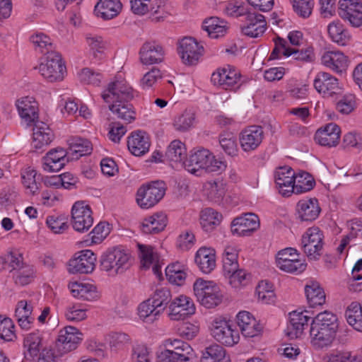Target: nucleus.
Segmentation results:
<instances>
[{"label":"nucleus","mask_w":362,"mask_h":362,"mask_svg":"<svg viewBox=\"0 0 362 362\" xmlns=\"http://www.w3.org/2000/svg\"><path fill=\"white\" fill-rule=\"evenodd\" d=\"M105 103H112L109 110L117 119L130 124L136 119L134 106L129 102L134 98L133 89L124 81H115L109 83L102 94Z\"/></svg>","instance_id":"nucleus-1"},{"label":"nucleus","mask_w":362,"mask_h":362,"mask_svg":"<svg viewBox=\"0 0 362 362\" xmlns=\"http://www.w3.org/2000/svg\"><path fill=\"white\" fill-rule=\"evenodd\" d=\"M337 315L329 311L318 313L312 320L310 336L315 344L323 347L330 344L338 328Z\"/></svg>","instance_id":"nucleus-2"},{"label":"nucleus","mask_w":362,"mask_h":362,"mask_svg":"<svg viewBox=\"0 0 362 362\" xmlns=\"http://www.w3.org/2000/svg\"><path fill=\"white\" fill-rule=\"evenodd\" d=\"M185 169L197 175H200L199 172H217L225 168L223 162L217 160L207 149H201L192 153L189 158L184 161Z\"/></svg>","instance_id":"nucleus-3"},{"label":"nucleus","mask_w":362,"mask_h":362,"mask_svg":"<svg viewBox=\"0 0 362 362\" xmlns=\"http://www.w3.org/2000/svg\"><path fill=\"white\" fill-rule=\"evenodd\" d=\"M129 257V254L120 247L108 250L100 257V269L111 276L122 274L130 267Z\"/></svg>","instance_id":"nucleus-4"},{"label":"nucleus","mask_w":362,"mask_h":362,"mask_svg":"<svg viewBox=\"0 0 362 362\" xmlns=\"http://www.w3.org/2000/svg\"><path fill=\"white\" fill-rule=\"evenodd\" d=\"M194 292L199 303L206 308L217 306L223 299L219 287L210 281L197 279L194 284Z\"/></svg>","instance_id":"nucleus-5"},{"label":"nucleus","mask_w":362,"mask_h":362,"mask_svg":"<svg viewBox=\"0 0 362 362\" xmlns=\"http://www.w3.org/2000/svg\"><path fill=\"white\" fill-rule=\"evenodd\" d=\"M65 69L66 67L58 52H50L38 66L41 75L51 83L63 80Z\"/></svg>","instance_id":"nucleus-6"},{"label":"nucleus","mask_w":362,"mask_h":362,"mask_svg":"<svg viewBox=\"0 0 362 362\" xmlns=\"http://www.w3.org/2000/svg\"><path fill=\"white\" fill-rule=\"evenodd\" d=\"M324 235L317 227L308 228L303 235L301 247L306 256L311 260L317 259L322 255Z\"/></svg>","instance_id":"nucleus-7"},{"label":"nucleus","mask_w":362,"mask_h":362,"mask_svg":"<svg viewBox=\"0 0 362 362\" xmlns=\"http://www.w3.org/2000/svg\"><path fill=\"white\" fill-rule=\"evenodd\" d=\"M165 194L163 182H153L142 185L136 193V202L142 209H149L157 204Z\"/></svg>","instance_id":"nucleus-8"},{"label":"nucleus","mask_w":362,"mask_h":362,"mask_svg":"<svg viewBox=\"0 0 362 362\" xmlns=\"http://www.w3.org/2000/svg\"><path fill=\"white\" fill-rule=\"evenodd\" d=\"M93 223L92 211L84 201L75 202L71 209V224L74 229L83 233L89 230Z\"/></svg>","instance_id":"nucleus-9"},{"label":"nucleus","mask_w":362,"mask_h":362,"mask_svg":"<svg viewBox=\"0 0 362 362\" xmlns=\"http://www.w3.org/2000/svg\"><path fill=\"white\" fill-rule=\"evenodd\" d=\"M178 53L185 65L197 64L204 53V47L192 37H185L179 41Z\"/></svg>","instance_id":"nucleus-10"},{"label":"nucleus","mask_w":362,"mask_h":362,"mask_svg":"<svg viewBox=\"0 0 362 362\" xmlns=\"http://www.w3.org/2000/svg\"><path fill=\"white\" fill-rule=\"evenodd\" d=\"M96 255L90 250H81L69 262L68 270L71 274H89L95 267Z\"/></svg>","instance_id":"nucleus-11"},{"label":"nucleus","mask_w":362,"mask_h":362,"mask_svg":"<svg viewBox=\"0 0 362 362\" xmlns=\"http://www.w3.org/2000/svg\"><path fill=\"white\" fill-rule=\"evenodd\" d=\"M339 4V16L362 30V3L358 0H340Z\"/></svg>","instance_id":"nucleus-12"},{"label":"nucleus","mask_w":362,"mask_h":362,"mask_svg":"<svg viewBox=\"0 0 362 362\" xmlns=\"http://www.w3.org/2000/svg\"><path fill=\"white\" fill-rule=\"evenodd\" d=\"M240 76V73L235 67L227 65L214 72L211 80L214 85L228 90L239 83Z\"/></svg>","instance_id":"nucleus-13"},{"label":"nucleus","mask_w":362,"mask_h":362,"mask_svg":"<svg viewBox=\"0 0 362 362\" xmlns=\"http://www.w3.org/2000/svg\"><path fill=\"white\" fill-rule=\"evenodd\" d=\"M231 232L238 236H250L259 227V220L257 215L250 213L237 217L231 223Z\"/></svg>","instance_id":"nucleus-14"},{"label":"nucleus","mask_w":362,"mask_h":362,"mask_svg":"<svg viewBox=\"0 0 362 362\" xmlns=\"http://www.w3.org/2000/svg\"><path fill=\"white\" fill-rule=\"evenodd\" d=\"M211 334L215 339L226 346H233L238 343L239 334L232 329L228 322L216 319L212 324Z\"/></svg>","instance_id":"nucleus-15"},{"label":"nucleus","mask_w":362,"mask_h":362,"mask_svg":"<svg viewBox=\"0 0 362 362\" xmlns=\"http://www.w3.org/2000/svg\"><path fill=\"white\" fill-rule=\"evenodd\" d=\"M69 161L67 150L57 147L48 151L42 159V166L47 172H57Z\"/></svg>","instance_id":"nucleus-16"},{"label":"nucleus","mask_w":362,"mask_h":362,"mask_svg":"<svg viewBox=\"0 0 362 362\" xmlns=\"http://www.w3.org/2000/svg\"><path fill=\"white\" fill-rule=\"evenodd\" d=\"M82 340V334L76 327L67 326L60 330L57 347L62 353H67L76 349Z\"/></svg>","instance_id":"nucleus-17"},{"label":"nucleus","mask_w":362,"mask_h":362,"mask_svg":"<svg viewBox=\"0 0 362 362\" xmlns=\"http://www.w3.org/2000/svg\"><path fill=\"white\" fill-rule=\"evenodd\" d=\"M316 90L324 95V97H332L341 93V87L338 79L326 72H320L314 80Z\"/></svg>","instance_id":"nucleus-18"},{"label":"nucleus","mask_w":362,"mask_h":362,"mask_svg":"<svg viewBox=\"0 0 362 362\" xmlns=\"http://www.w3.org/2000/svg\"><path fill=\"white\" fill-rule=\"evenodd\" d=\"M171 320H184L195 312V307L192 300L185 296H180L175 298L169 305Z\"/></svg>","instance_id":"nucleus-19"},{"label":"nucleus","mask_w":362,"mask_h":362,"mask_svg":"<svg viewBox=\"0 0 362 362\" xmlns=\"http://www.w3.org/2000/svg\"><path fill=\"white\" fill-rule=\"evenodd\" d=\"M267 29L265 17L256 12L249 13L245 17V23L241 27L242 33L250 37H258L261 36Z\"/></svg>","instance_id":"nucleus-20"},{"label":"nucleus","mask_w":362,"mask_h":362,"mask_svg":"<svg viewBox=\"0 0 362 362\" xmlns=\"http://www.w3.org/2000/svg\"><path fill=\"white\" fill-rule=\"evenodd\" d=\"M275 183L279 193L284 197H288L293 192L294 172L291 167L283 166L276 169L274 173Z\"/></svg>","instance_id":"nucleus-21"},{"label":"nucleus","mask_w":362,"mask_h":362,"mask_svg":"<svg viewBox=\"0 0 362 362\" xmlns=\"http://www.w3.org/2000/svg\"><path fill=\"white\" fill-rule=\"evenodd\" d=\"M264 132L260 126H251L243 130L240 136V143L244 151L255 150L262 143Z\"/></svg>","instance_id":"nucleus-22"},{"label":"nucleus","mask_w":362,"mask_h":362,"mask_svg":"<svg viewBox=\"0 0 362 362\" xmlns=\"http://www.w3.org/2000/svg\"><path fill=\"white\" fill-rule=\"evenodd\" d=\"M16 105L19 115L28 124L38 121V105L33 97L21 98L16 100Z\"/></svg>","instance_id":"nucleus-23"},{"label":"nucleus","mask_w":362,"mask_h":362,"mask_svg":"<svg viewBox=\"0 0 362 362\" xmlns=\"http://www.w3.org/2000/svg\"><path fill=\"white\" fill-rule=\"evenodd\" d=\"M151 146L150 138L147 133L136 130L131 133L127 140L129 151L136 156H140L148 151Z\"/></svg>","instance_id":"nucleus-24"},{"label":"nucleus","mask_w":362,"mask_h":362,"mask_svg":"<svg viewBox=\"0 0 362 362\" xmlns=\"http://www.w3.org/2000/svg\"><path fill=\"white\" fill-rule=\"evenodd\" d=\"M340 133V128L337 124L329 123L316 132L315 139L321 146H335L339 144Z\"/></svg>","instance_id":"nucleus-25"},{"label":"nucleus","mask_w":362,"mask_h":362,"mask_svg":"<svg viewBox=\"0 0 362 362\" xmlns=\"http://www.w3.org/2000/svg\"><path fill=\"white\" fill-rule=\"evenodd\" d=\"M140 59L144 64L160 63L163 60V48L155 42H146L141 47Z\"/></svg>","instance_id":"nucleus-26"},{"label":"nucleus","mask_w":362,"mask_h":362,"mask_svg":"<svg viewBox=\"0 0 362 362\" xmlns=\"http://www.w3.org/2000/svg\"><path fill=\"white\" fill-rule=\"evenodd\" d=\"M165 346L166 349L163 351L188 362L193 355V349L190 345L180 339H168L165 341Z\"/></svg>","instance_id":"nucleus-27"},{"label":"nucleus","mask_w":362,"mask_h":362,"mask_svg":"<svg viewBox=\"0 0 362 362\" xmlns=\"http://www.w3.org/2000/svg\"><path fill=\"white\" fill-rule=\"evenodd\" d=\"M309 311L304 310L298 312L297 310L290 313V325L288 327L287 335L291 338L299 337L305 327L308 326V321L311 318L308 315Z\"/></svg>","instance_id":"nucleus-28"},{"label":"nucleus","mask_w":362,"mask_h":362,"mask_svg":"<svg viewBox=\"0 0 362 362\" xmlns=\"http://www.w3.org/2000/svg\"><path fill=\"white\" fill-rule=\"evenodd\" d=\"M33 144L36 149L49 145L54 139V134L49 126L43 122L33 123Z\"/></svg>","instance_id":"nucleus-29"},{"label":"nucleus","mask_w":362,"mask_h":362,"mask_svg":"<svg viewBox=\"0 0 362 362\" xmlns=\"http://www.w3.org/2000/svg\"><path fill=\"white\" fill-rule=\"evenodd\" d=\"M322 63L337 73H342L348 66V59L339 51H329L322 57Z\"/></svg>","instance_id":"nucleus-30"},{"label":"nucleus","mask_w":362,"mask_h":362,"mask_svg":"<svg viewBox=\"0 0 362 362\" xmlns=\"http://www.w3.org/2000/svg\"><path fill=\"white\" fill-rule=\"evenodd\" d=\"M122 7L120 0H99L95 6V13L104 20H110L119 13Z\"/></svg>","instance_id":"nucleus-31"},{"label":"nucleus","mask_w":362,"mask_h":362,"mask_svg":"<svg viewBox=\"0 0 362 362\" xmlns=\"http://www.w3.org/2000/svg\"><path fill=\"white\" fill-rule=\"evenodd\" d=\"M299 217L304 221L315 220L320 212L317 199L315 198L300 200L297 204Z\"/></svg>","instance_id":"nucleus-32"},{"label":"nucleus","mask_w":362,"mask_h":362,"mask_svg":"<svg viewBox=\"0 0 362 362\" xmlns=\"http://www.w3.org/2000/svg\"><path fill=\"white\" fill-rule=\"evenodd\" d=\"M33 312V305L27 300H21L18 303L15 317L19 326L23 329H28L34 320L31 316Z\"/></svg>","instance_id":"nucleus-33"},{"label":"nucleus","mask_w":362,"mask_h":362,"mask_svg":"<svg viewBox=\"0 0 362 362\" xmlns=\"http://www.w3.org/2000/svg\"><path fill=\"white\" fill-rule=\"evenodd\" d=\"M69 288L75 298L88 301L95 300L98 298L96 288L91 284L72 282L69 284Z\"/></svg>","instance_id":"nucleus-34"},{"label":"nucleus","mask_w":362,"mask_h":362,"mask_svg":"<svg viewBox=\"0 0 362 362\" xmlns=\"http://www.w3.org/2000/svg\"><path fill=\"white\" fill-rule=\"evenodd\" d=\"M167 218L163 213L154 214L145 218L141 224V230L146 234H156L162 231L166 226Z\"/></svg>","instance_id":"nucleus-35"},{"label":"nucleus","mask_w":362,"mask_h":362,"mask_svg":"<svg viewBox=\"0 0 362 362\" xmlns=\"http://www.w3.org/2000/svg\"><path fill=\"white\" fill-rule=\"evenodd\" d=\"M67 151L72 159H78L82 156L90 153L92 148L90 141L80 137H73L68 140Z\"/></svg>","instance_id":"nucleus-36"},{"label":"nucleus","mask_w":362,"mask_h":362,"mask_svg":"<svg viewBox=\"0 0 362 362\" xmlns=\"http://www.w3.org/2000/svg\"><path fill=\"white\" fill-rule=\"evenodd\" d=\"M194 260L200 270L205 274L210 273L216 266L215 255L208 248H200L196 253Z\"/></svg>","instance_id":"nucleus-37"},{"label":"nucleus","mask_w":362,"mask_h":362,"mask_svg":"<svg viewBox=\"0 0 362 362\" xmlns=\"http://www.w3.org/2000/svg\"><path fill=\"white\" fill-rule=\"evenodd\" d=\"M227 28L226 23L217 17H211L205 19L202 23V29L211 38H218L223 36L226 33Z\"/></svg>","instance_id":"nucleus-38"},{"label":"nucleus","mask_w":362,"mask_h":362,"mask_svg":"<svg viewBox=\"0 0 362 362\" xmlns=\"http://www.w3.org/2000/svg\"><path fill=\"white\" fill-rule=\"evenodd\" d=\"M201 362H230V358L221 346L213 344L202 351Z\"/></svg>","instance_id":"nucleus-39"},{"label":"nucleus","mask_w":362,"mask_h":362,"mask_svg":"<svg viewBox=\"0 0 362 362\" xmlns=\"http://www.w3.org/2000/svg\"><path fill=\"white\" fill-rule=\"evenodd\" d=\"M327 31L332 40L339 45L344 46L349 43L351 36L348 30L339 21H333L327 26Z\"/></svg>","instance_id":"nucleus-40"},{"label":"nucleus","mask_w":362,"mask_h":362,"mask_svg":"<svg viewBox=\"0 0 362 362\" xmlns=\"http://www.w3.org/2000/svg\"><path fill=\"white\" fill-rule=\"evenodd\" d=\"M30 41L37 52L46 55H48L50 52H56L52 39L46 34L36 33L30 37Z\"/></svg>","instance_id":"nucleus-41"},{"label":"nucleus","mask_w":362,"mask_h":362,"mask_svg":"<svg viewBox=\"0 0 362 362\" xmlns=\"http://www.w3.org/2000/svg\"><path fill=\"white\" fill-rule=\"evenodd\" d=\"M222 215L211 208H206L202 211L200 224L206 232L212 231L221 221Z\"/></svg>","instance_id":"nucleus-42"},{"label":"nucleus","mask_w":362,"mask_h":362,"mask_svg":"<svg viewBox=\"0 0 362 362\" xmlns=\"http://www.w3.org/2000/svg\"><path fill=\"white\" fill-rule=\"evenodd\" d=\"M345 316L348 323L358 332H362V306L357 302L351 303L347 308Z\"/></svg>","instance_id":"nucleus-43"},{"label":"nucleus","mask_w":362,"mask_h":362,"mask_svg":"<svg viewBox=\"0 0 362 362\" xmlns=\"http://www.w3.org/2000/svg\"><path fill=\"white\" fill-rule=\"evenodd\" d=\"M308 303L311 307L322 305L325 302V293L317 282H313L305 288Z\"/></svg>","instance_id":"nucleus-44"},{"label":"nucleus","mask_w":362,"mask_h":362,"mask_svg":"<svg viewBox=\"0 0 362 362\" xmlns=\"http://www.w3.org/2000/svg\"><path fill=\"white\" fill-rule=\"evenodd\" d=\"M238 250L235 246L227 245L223 253V272H234L239 267L238 262Z\"/></svg>","instance_id":"nucleus-45"},{"label":"nucleus","mask_w":362,"mask_h":362,"mask_svg":"<svg viewBox=\"0 0 362 362\" xmlns=\"http://www.w3.org/2000/svg\"><path fill=\"white\" fill-rule=\"evenodd\" d=\"M315 182L313 177L306 172L302 171L296 175L294 173L293 192L300 194L311 190Z\"/></svg>","instance_id":"nucleus-46"},{"label":"nucleus","mask_w":362,"mask_h":362,"mask_svg":"<svg viewBox=\"0 0 362 362\" xmlns=\"http://www.w3.org/2000/svg\"><path fill=\"white\" fill-rule=\"evenodd\" d=\"M165 275L169 282L177 286L184 284L187 276L184 266L179 262L168 265L165 269Z\"/></svg>","instance_id":"nucleus-47"},{"label":"nucleus","mask_w":362,"mask_h":362,"mask_svg":"<svg viewBox=\"0 0 362 362\" xmlns=\"http://www.w3.org/2000/svg\"><path fill=\"white\" fill-rule=\"evenodd\" d=\"M172 296L168 288L156 289L150 299L156 305L157 313H161L165 309L167 305L171 301Z\"/></svg>","instance_id":"nucleus-48"},{"label":"nucleus","mask_w":362,"mask_h":362,"mask_svg":"<svg viewBox=\"0 0 362 362\" xmlns=\"http://www.w3.org/2000/svg\"><path fill=\"white\" fill-rule=\"evenodd\" d=\"M166 158L173 162H182L186 157L185 144L179 140L173 141L165 152Z\"/></svg>","instance_id":"nucleus-49"},{"label":"nucleus","mask_w":362,"mask_h":362,"mask_svg":"<svg viewBox=\"0 0 362 362\" xmlns=\"http://www.w3.org/2000/svg\"><path fill=\"white\" fill-rule=\"evenodd\" d=\"M194 119V114L192 111L185 110L175 118L173 126L177 131L185 132L192 127Z\"/></svg>","instance_id":"nucleus-50"},{"label":"nucleus","mask_w":362,"mask_h":362,"mask_svg":"<svg viewBox=\"0 0 362 362\" xmlns=\"http://www.w3.org/2000/svg\"><path fill=\"white\" fill-rule=\"evenodd\" d=\"M139 315L141 318L147 322H153L156 317L160 313H157L156 305L150 298L141 303L138 308Z\"/></svg>","instance_id":"nucleus-51"},{"label":"nucleus","mask_w":362,"mask_h":362,"mask_svg":"<svg viewBox=\"0 0 362 362\" xmlns=\"http://www.w3.org/2000/svg\"><path fill=\"white\" fill-rule=\"evenodd\" d=\"M286 52L285 57H290L293 55L295 60L301 62H313L315 58L313 49L310 47L302 49L291 47L290 49L286 50Z\"/></svg>","instance_id":"nucleus-52"},{"label":"nucleus","mask_w":362,"mask_h":362,"mask_svg":"<svg viewBox=\"0 0 362 362\" xmlns=\"http://www.w3.org/2000/svg\"><path fill=\"white\" fill-rule=\"evenodd\" d=\"M277 267L282 271L288 273L300 274L303 272L307 267V264L304 261L299 259L298 258H293L290 260H283L280 263L276 264Z\"/></svg>","instance_id":"nucleus-53"},{"label":"nucleus","mask_w":362,"mask_h":362,"mask_svg":"<svg viewBox=\"0 0 362 362\" xmlns=\"http://www.w3.org/2000/svg\"><path fill=\"white\" fill-rule=\"evenodd\" d=\"M12 320L0 315V339L6 341H13L16 337Z\"/></svg>","instance_id":"nucleus-54"},{"label":"nucleus","mask_w":362,"mask_h":362,"mask_svg":"<svg viewBox=\"0 0 362 362\" xmlns=\"http://www.w3.org/2000/svg\"><path fill=\"white\" fill-rule=\"evenodd\" d=\"M141 252V258L144 267L148 268L151 264L159 260V256L150 245L138 244Z\"/></svg>","instance_id":"nucleus-55"},{"label":"nucleus","mask_w":362,"mask_h":362,"mask_svg":"<svg viewBox=\"0 0 362 362\" xmlns=\"http://www.w3.org/2000/svg\"><path fill=\"white\" fill-rule=\"evenodd\" d=\"M219 144L224 152L228 156H234L237 154V142L232 134H221L219 136Z\"/></svg>","instance_id":"nucleus-56"},{"label":"nucleus","mask_w":362,"mask_h":362,"mask_svg":"<svg viewBox=\"0 0 362 362\" xmlns=\"http://www.w3.org/2000/svg\"><path fill=\"white\" fill-rule=\"evenodd\" d=\"M294 11L303 18H308L314 6L313 0H290Z\"/></svg>","instance_id":"nucleus-57"},{"label":"nucleus","mask_w":362,"mask_h":362,"mask_svg":"<svg viewBox=\"0 0 362 362\" xmlns=\"http://www.w3.org/2000/svg\"><path fill=\"white\" fill-rule=\"evenodd\" d=\"M205 190L209 199L214 202L218 201L225 193L223 184L221 181L208 182L205 185Z\"/></svg>","instance_id":"nucleus-58"},{"label":"nucleus","mask_w":362,"mask_h":362,"mask_svg":"<svg viewBox=\"0 0 362 362\" xmlns=\"http://www.w3.org/2000/svg\"><path fill=\"white\" fill-rule=\"evenodd\" d=\"M258 300L263 303L269 304L274 302L275 295L267 282L261 281L256 288Z\"/></svg>","instance_id":"nucleus-59"},{"label":"nucleus","mask_w":362,"mask_h":362,"mask_svg":"<svg viewBox=\"0 0 362 362\" xmlns=\"http://www.w3.org/2000/svg\"><path fill=\"white\" fill-rule=\"evenodd\" d=\"M109 225L105 222L98 223L89 233L92 243L98 244L101 243L109 234Z\"/></svg>","instance_id":"nucleus-60"},{"label":"nucleus","mask_w":362,"mask_h":362,"mask_svg":"<svg viewBox=\"0 0 362 362\" xmlns=\"http://www.w3.org/2000/svg\"><path fill=\"white\" fill-rule=\"evenodd\" d=\"M224 274L228 276L230 284L234 287L245 285L250 276L245 271L239 269L238 267L236 268L234 272H226Z\"/></svg>","instance_id":"nucleus-61"},{"label":"nucleus","mask_w":362,"mask_h":362,"mask_svg":"<svg viewBox=\"0 0 362 362\" xmlns=\"http://www.w3.org/2000/svg\"><path fill=\"white\" fill-rule=\"evenodd\" d=\"M54 180H56L57 182H50V185L56 187L62 185L63 187L68 189L76 188V184L78 183L77 177L69 173L62 174L58 177H54Z\"/></svg>","instance_id":"nucleus-62"},{"label":"nucleus","mask_w":362,"mask_h":362,"mask_svg":"<svg viewBox=\"0 0 362 362\" xmlns=\"http://www.w3.org/2000/svg\"><path fill=\"white\" fill-rule=\"evenodd\" d=\"M126 132V127L119 122H112L110 123L108 137L112 141L119 143Z\"/></svg>","instance_id":"nucleus-63"},{"label":"nucleus","mask_w":362,"mask_h":362,"mask_svg":"<svg viewBox=\"0 0 362 362\" xmlns=\"http://www.w3.org/2000/svg\"><path fill=\"white\" fill-rule=\"evenodd\" d=\"M195 243V236L190 230L182 232L177 238V247L181 250H189Z\"/></svg>","instance_id":"nucleus-64"}]
</instances>
